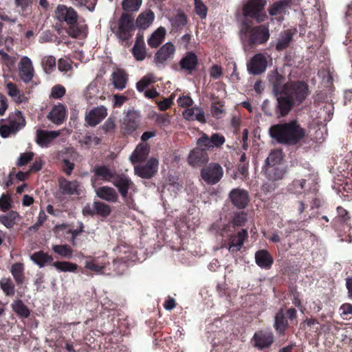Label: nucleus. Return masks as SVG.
Masks as SVG:
<instances>
[{
    "label": "nucleus",
    "instance_id": "nucleus-1",
    "mask_svg": "<svg viewBox=\"0 0 352 352\" xmlns=\"http://www.w3.org/2000/svg\"><path fill=\"white\" fill-rule=\"evenodd\" d=\"M269 80L273 86L274 95L284 94L295 104H300L307 97L309 89L307 85L302 81H290L284 83V78L274 72L269 76Z\"/></svg>",
    "mask_w": 352,
    "mask_h": 352
},
{
    "label": "nucleus",
    "instance_id": "nucleus-2",
    "mask_svg": "<svg viewBox=\"0 0 352 352\" xmlns=\"http://www.w3.org/2000/svg\"><path fill=\"white\" fill-rule=\"evenodd\" d=\"M270 136L278 143L294 145L305 135V130L296 121L274 124L269 129Z\"/></svg>",
    "mask_w": 352,
    "mask_h": 352
},
{
    "label": "nucleus",
    "instance_id": "nucleus-3",
    "mask_svg": "<svg viewBox=\"0 0 352 352\" xmlns=\"http://www.w3.org/2000/svg\"><path fill=\"white\" fill-rule=\"evenodd\" d=\"M240 37L242 41L251 44L265 43L270 38V32L266 25H259L252 28L245 25L240 30Z\"/></svg>",
    "mask_w": 352,
    "mask_h": 352
},
{
    "label": "nucleus",
    "instance_id": "nucleus-4",
    "mask_svg": "<svg viewBox=\"0 0 352 352\" xmlns=\"http://www.w3.org/2000/svg\"><path fill=\"white\" fill-rule=\"evenodd\" d=\"M266 0H248L243 7V14L254 19L257 22L264 21L267 16L265 12Z\"/></svg>",
    "mask_w": 352,
    "mask_h": 352
},
{
    "label": "nucleus",
    "instance_id": "nucleus-5",
    "mask_svg": "<svg viewBox=\"0 0 352 352\" xmlns=\"http://www.w3.org/2000/svg\"><path fill=\"white\" fill-rule=\"evenodd\" d=\"M25 125V120L21 111H17L15 115L10 118V120L5 124L0 126V135L2 138H6L10 135H14L18 131Z\"/></svg>",
    "mask_w": 352,
    "mask_h": 352
},
{
    "label": "nucleus",
    "instance_id": "nucleus-6",
    "mask_svg": "<svg viewBox=\"0 0 352 352\" xmlns=\"http://www.w3.org/2000/svg\"><path fill=\"white\" fill-rule=\"evenodd\" d=\"M140 111L134 109L129 110L124 114L120 124V130L124 135H131L135 131L140 122Z\"/></svg>",
    "mask_w": 352,
    "mask_h": 352
},
{
    "label": "nucleus",
    "instance_id": "nucleus-7",
    "mask_svg": "<svg viewBox=\"0 0 352 352\" xmlns=\"http://www.w3.org/2000/svg\"><path fill=\"white\" fill-rule=\"evenodd\" d=\"M223 170L222 167L216 163H211L203 168L201 171L202 179L208 184L214 185L218 183L222 178Z\"/></svg>",
    "mask_w": 352,
    "mask_h": 352
},
{
    "label": "nucleus",
    "instance_id": "nucleus-8",
    "mask_svg": "<svg viewBox=\"0 0 352 352\" xmlns=\"http://www.w3.org/2000/svg\"><path fill=\"white\" fill-rule=\"evenodd\" d=\"M175 51V47L172 43L167 42L163 45L154 56V62L156 66L164 67L166 62L173 59Z\"/></svg>",
    "mask_w": 352,
    "mask_h": 352
},
{
    "label": "nucleus",
    "instance_id": "nucleus-9",
    "mask_svg": "<svg viewBox=\"0 0 352 352\" xmlns=\"http://www.w3.org/2000/svg\"><path fill=\"white\" fill-rule=\"evenodd\" d=\"M159 161L157 159L151 157L145 164H139L135 166L134 172L136 175L143 179L153 177L158 170Z\"/></svg>",
    "mask_w": 352,
    "mask_h": 352
},
{
    "label": "nucleus",
    "instance_id": "nucleus-10",
    "mask_svg": "<svg viewBox=\"0 0 352 352\" xmlns=\"http://www.w3.org/2000/svg\"><path fill=\"white\" fill-rule=\"evenodd\" d=\"M225 138L219 133H214L211 137L204 133L197 141L198 146L202 150H209L219 147L225 143Z\"/></svg>",
    "mask_w": 352,
    "mask_h": 352
},
{
    "label": "nucleus",
    "instance_id": "nucleus-11",
    "mask_svg": "<svg viewBox=\"0 0 352 352\" xmlns=\"http://www.w3.org/2000/svg\"><path fill=\"white\" fill-rule=\"evenodd\" d=\"M112 183L118 188L123 198L126 197L129 190L133 192L137 191V188L134 183L124 174L115 176Z\"/></svg>",
    "mask_w": 352,
    "mask_h": 352
},
{
    "label": "nucleus",
    "instance_id": "nucleus-12",
    "mask_svg": "<svg viewBox=\"0 0 352 352\" xmlns=\"http://www.w3.org/2000/svg\"><path fill=\"white\" fill-rule=\"evenodd\" d=\"M133 29V19L131 15L124 13L119 20V27L117 31L118 37L122 40H127L131 37V31Z\"/></svg>",
    "mask_w": 352,
    "mask_h": 352
},
{
    "label": "nucleus",
    "instance_id": "nucleus-13",
    "mask_svg": "<svg viewBox=\"0 0 352 352\" xmlns=\"http://www.w3.org/2000/svg\"><path fill=\"white\" fill-rule=\"evenodd\" d=\"M267 67L266 56L263 54L254 55L248 63V71L253 75H258L264 72Z\"/></svg>",
    "mask_w": 352,
    "mask_h": 352
},
{
    "label": "nucleus",
    "instance_id": "nucleus-14",
    "mask_svg": "<svg viewBox=\"0 0 352 352\" xmlns=\"http://www.w3.org/2000/svg\"><path fill=\"white\" fill-rule=\"evenodd\" d=\"M275 107V114L278 118L287 116L295 104L285 95L278 94Z\"/></svg>",
    "mask_w": 352,
    "mask_h": 352
},
{
    "label": "nucleus",
    "instance_id": "nucleus-15",
    "mask_svg": "<svg viewBox=\"0 0 352 352\" xmlns=\"http://www.w3.org/2000/svg\"><path fill=\"white\" fill-rule=\"evenodd\" d=\"M232 204L238 208L242 209L249 203V195L246 190L241 188H234L229 194Z\"/></svg>",
    "mask_w": 352,
    "mask_h": 352
},
{
    "label": "nucleus",
    "instance_id": "nucleus-16",
    "mask_svg": "<svg viewBox=\"0 0 352 352\" xmlns=\"http://www.w3.org/2000/svg\"><path fill=\"white\" fill-rule=\"evenodd\" d=\"M107 116V109L104 106H98L91 109L85 116V121L94 126L99 124Z\"/></svg>",
    "mask_w": 352,
    "mask_h": 352
},
{
    "label": "nucleus",
    "instance_id": "nucleus-17",
    "mask_svg": "<svg viewBox=\"0 0 352 352\" xmlns=\"http://www.w3.org/2000/svg\"><path fill=\"white\" fill-rule=\"evenodd\" d=\"M56 15L59 21H64L69 25H74L77 21V14L71 7L60 5L56 10Z\"/></svg>",
    "mask_w": 352,
    "mask_h": 352
},
{
    "label": "nucleus",
    "instance_id": "nucleus-18",
    "mask_svg": "<svg viewBox=\"0 0 352 352\" xmlns=\"http://www.w3.org/2000/svg\"><path fill=\"white\" fill-rule=\"evenodd\" d=\"M34 74L32 61L28 56H23L19 63V75L25 82L32 80Z\"/></svg>",
    "mask_w": 352,
    "mask_h": 352
},
{
    "label": "nucleus",
    "instance_id": "nucleus-19",
    "mask_svg": "<svg viewBox=\"0 0 352 352\" xmlns=\"http://www.w3.org/2000/svg\"><path fill=\"white\" fill-rule=\"evenodd\" d=\"M60 134L59 131H36V142L41 147H48L51 142Z\"/></svg>",
    "mask_w": 352,
    "mask_h": 352
},
{
    "label": "nucleus",
    "instance_id": "nucleus-20",
    "mask_svg": "<svg viewBox=\"0 0 352 352\" xmlns=\"http://www.w3.org/2000/svg\"><path fill=\"white\" fill-rule=\"evenodd\" d=\"M254 345L259 349L269 347L274 342V336L272 332L259 331L254 336Z\"/></svg>",
    "mask_w": 352,
    "mask_h": 352
},
{
    "label": "nucleus",
    "instance_id": "nucleus-21",
    "mask_svg": "<svg viewBox=\"0 0 352 352\" xmlns=\"http://www.w3.org/2000/svg\"><path fill=\"white\" fill-rule=\"evenodd\" d=\"M60 190L62 194L80 195L82 192V186L77 181H68L61 179L59 182Z\"/></svg>",
    "mask_w": 352,
    "mask_h": 352
},
{
    "label": "nucleus",
    "instance_id": "nucleus-22",
    "mask_svg": "<svg viewBox=\"0 0 352 352\" xmlns=\"http://www.w3.org/2000/svg\"><path fill=\"white\" fill-rule=\"evenodd\" d=\"M110 80L114 89L121 91L126 87L128 76L123 69H116L111 75Z\"/></svg>",
    "mask_w": 352,
    "mask_h": 352
},
{
    "label": "nucleus",
    "instance_id": "nucleus-23",
    "mask_svg": "<svg viewBox=\"0 0 352 352\" xmlns=\"http://www.w3.org/2000/svg\"><path fill=\"white\" fill-rule=\"evenodd\" d=\"M184 118L190 121H198L201 123L206 122V117L204 109L197 106L187 108L183 111Z\"/></svg>",
    "mask_w": 352,
    "mask_h": 352
},
{
    "label": "nucleus",
    "instance_id": "nucleus-24",
    "mask_svg": "<svg viewBox=\"0 0 352 352\" xmlns=\"http://www.w3.org/2000/svg\"><path fill=\"white\" fill-rule=\"evenodd\" d=\"M132 54L138 61H142L146 56V46L142 34H138L135 44L132 48Z\"/></svg>",
    "mask_w": 352,
    "mask_h": 352
},
{
    "label": "nucleus",
    "instance_id": "nucleus-25",
    "mask_svg": "<svg viewBox=\"0 0 352 352\" xmlns=\"http://www.w3.org/2000/svg\"><path fill=\"white\" fill-rule=\"evenodd\" d=\"M94 177L92 178L91 182L94 185L98 178L101 179L104 182H111L114 179L115 176L113 172L106 166H98L94 168L93 170Z\"/></svg>",
    "mask_w": 352,
    "mask_h": 352
},
{
    "label": "nucleus",
    "instance_id": "nucleus-26",
    "mask_svg": "<svg viewBox=\"0 0 352 352\" xmlns=\"http://www.w3.org/2000/svg\"><path fill=\"white\" fill-rule=\"evenodd\" d=\"M66 116V110L64 105L58 104L55 105L47 116V118L56 124H60Z\"/></svg>",
    "mask_w": 352,
    "mask_h": 352
},
{
    "label": "nucleus",
    "instance_id": "nucleus-27",
    "mask_svg": "<svg viewBox=\"0 0 352 352\" xmlns=\"http://www.w3.org/2000/svg\"><path fill=\"white\" fill-rule=\"evenodd\" d=\"M201 148L192 150L188 156V162L192 166H201L208 161L207 155L204 152Z\"/></svg>",
    "mask_w": 352,
    "mask_h": 352
},
{
    "label": "nucleus",
    "instance_id": "nucleus-28",
    "mask_svg": "<svg viewBox=\"0 0 352 352\" xmlns=\"http://www.w3.org/2000/svg\"><path fill=\"white\" fill-rule=\"evenodd\" d=\"M263 172L266 177L272 181L281 179L285 173L283 166H264Z\"/></svg>",
    "mask_w": 352,
    "mask_h": 352
},
{
    "label": "nucleus",
    "instance_id": "nucleus-29",
    "mask_svg": "<svg viewBox=\"0 0 352 352\" xmlns=\"http://www.w3.org/2000/svg\"><path fill=\"white\" fill-rule=\"evenodd\" d=\"M247 236L248 232L246 230H242L236 235L232 236L230 239L229 251L234 252L240 250Z\"/></svg>",
    "mask_w": 352,
    "mask_h": 352
},
{
    "label": "nucleus",
    "instance_id": "nucleus-30",
    "mask_svg": "<svg viewBox=\"0 0 352 352\" xmlns=\"http://www.w3.org/2000/svg\"><path fill=\"white\" fill-rule=\"evenodd\" d=\"M97 196L108 202H116L118 194L116 190L109 186H102L96 189Z\"/></svg>",
    "mask_w": 352,
    "mask_h": 352
},
{
    "label": "nucleus",
    "instance_id": "nucleus-31",
    "mask_svg": "<svg viewBox=\"0 0 352 352\" xmlns=\"http://www.w3.org/2000/svg\"><path fill=\"white\" fill-rule=\"evenodd\" d=\"M255 261L260 267L270 269L274 261L267 251L261 250L256 252Z\"/></svg>",
    "mask_w": 352,
    "mask_h": 352
},
{
    "label": "nucleus",
    "instance_id": "nucleus-32",
    "mask_svg": "<svg viewBox=\"0 0 352 352\" xmlns=\"http://www.w3.org/2000/svg\"><path fill=\"white\" fill-rule=\"evenodd\" d=\"M291 0H281L273 3L269 8V13L272 16L285 14L291 8Z\"/></svg>",
    "mask_w": 352,
    "mask_h": 352
},
{
    "label": "nucleus",
    "instance_id": "nucleus-33",
    "mask_svg": "<svg viewBox=\"0 0 352 352\" xmlns=\"http://www.w3.org/2000/svg\"><path fill=\"white\" fill-rule=\"evenodd\" d=\"M179 65L182 69L191 73L197 67V57L195 53L189 52L182 58Z\"/></svg>",
    "mask_w": 352,
    "mask_h": 352
},
{
    "label": "nucleus",
    "instance_id": "nucleus-34",
    "mask_svg": "<svg viewBox=\"0 0 352 352\" xmlns=\"http://www.w3.org/2000/svg\"><path fill=\"white\" fill-rule=\"evenodd\" d=\"M21 219V216L17 212L11 210L6 214L0 216V222L6 228H12Z\"/></svg>",
    "mask_w": 352,
    "mask_h": 352
},
{
    "label": "nucleus",
    "instance_id": "nucleus-35",
    "mask_svg": "<svg viewBox=\"0 0 352 352\" xmlns=\"http://www.w3.org/2000/svg\"><path fill=\"white\" fill-rule=\"evenodd\" d=\"M149 153V147L146 144H139L131 154L130 158L133 164L144 161Z\"/></svg>",
    "mask_w": 352,
    "mask_h": 352
},
{
    "label": "nucleus",
    "instance_id": "nucleus-36",
    "mask_svg": "<svg viewBox=\"0 0 352 352\" xmlns=\"http://www.w3.org/2000/svg\"><path fill=\"white\" fill-rule=\"evenodd\" d=\"M165 34V28L162 27L159 28L148 38V45L152 48L157 47L162 43Z\"/></svg>",
    "mask_w": 352,
    "mask_h": 352
},
{
    "label": "nucleus",
    "instance_id": "nucleus-37",
    "mask_svg": "<svg viewBox=\"0 0 352 352\" xmlns=\"http://www.w3.org/2000/svg\"><path fill=\"white\" fill-rule=\"evenodd\" d=\"M154 19V13L151 10H148L138 16L136 20V25L141 29H146L153 23Z\"/></svg>",
    "mask_w": 352,
    "mask_h": 352
},
{
    "label": "nucleus",
    "instance_id": "nucleus-38",
    "mask_svg": "<svg viewBox=\"0 0 352 352\" xmlns=\"http://www.w3.org/2000/svg\"><path fill=\"white\" fill-rule=\"evenodd\" d=\"M7 89L8 94L16 103L21 104L27 102V98L24 94L21 92L14 84L12 82L8 83Z\"/></svg>",
    "mask_w": 352,
    "mask_h": 352
},
{
    "label": "nucleus",
    "instance_id": "nucleus-39",
    "mask_svg": "<svg viewBox=\"0 0 352 352\" xmlns=\"http://www.w3.org/2000/svg\"><path fill=\"white\" fill-rule=\"evenodd\" d=\"M283 153L280 150L271 151L265 160V166H283L282 164Z\"/></svg>",
    "mask_w": 352,
    "mask_h": 352
},
{
    "label": "nucleus",
    "instance_id": "nucleus-40",
    "mask_svg": "<svg viewBox=\"0 0 352 352\" xmlns=\"http://www.w3.org/2000/svg\"><path fill=\"white\" fill-rule=\"evenodd\" d=\"M52 257L42 251L34 253L31 256V260L40 267H43L47 263L52 261Z\"/></svg>",
    "mask_w": 352,
    "mask_h": 352
},
{
    "label": "nucleus",
    "instance_id": "nucleus-41",
    "mask_svg": "<svg viewBox=\"0 0 352 352\" xmlns=\"http://www.w3.org/2000/svg\"><path fill=\"white\" fill-rule=\"evenodd\" d=\"M99 91L97 85L94 82L90 83L84 91V96L86 100L91 104L96 102L99 97Z\"/></svg>",
    "mask_w": 352,
    "mask_h": 352
},
{
    "label": "nucleus",
    "instance_id": "nucleus-42",
    "mask_svg": "<svg viewBox=\"0 0 352 352\" xmlns=\"http://www.w3.org/2000/svg\"><path fill=\"white\" fill-rule=\"evenodd\" d=\"M11 307L12 310L21 318H28L30 316L28 308L21 300L14 301Z\"/></svg>",
    "mask_w": 352,
    "mask_h": 352
},
{
    "label": "nucleus",
    "instance_id": "nucleus-43",
    "mask_svg": "<svg viewBox=\"0 0 352 352\" xmlns=\"http://www.w3.org/2000/svg\"><path fill=\"white\" fill-rule=\"evenodd\" d=\"M287 325L283 309H280L275 316L274 327L277 332L283 333Z\"/></svg>",
    "mask_w": 352,
    "mask_h": 352
},
{
    "label": "nucleus",
    "instance_id": "nucleus-44",
    "mask_svg": "<svg viewBox=\"0 0 352 352\" xmlns=\"http://www.w3.org/2000/svg\"><path fill=\"white\" fill-rule=\"evenodd\" d=\"M292 39V34L289 31L287 30L282 32L278 37L276 46V49L279 51L284 50L290 43Z\"/></svg>",
    "mask_w": 352,
    "mask_h": 352
},
{
    "label": "nucleus",
    "instance_id": "nucleus-45",
    "mask_svg": "<svg viewBox=\"0 0 352 352\" xmlns=\"http://www.w3.org/2000/svg\"><path fill=\"white\" fill-rule=\"evenodd\" d=\"M86 269L94 272L97 274H102L104 269V265H99L97 263L96 258L89 257L85 263Z\"/></svg>",
    "mask_w": 352,
    "mask_h": 352
},
{
    "label": "nucleus",
    "instance_id": "nucleus-46",
    "mask_svg": "<svg viewBox=\"0 0 352 352\" xmlns=\"http://www.w3.org/2000/svg\"><path fill=\"white\" fill-rule=\"evenodd\" d=\"M53 266L58 271L65 272H74L78 268V265L76 264L67 261H56L53 263Z\"/></svg>",
    "mask_w": 352,
    "mask_h": 352
},
{
    "label": "nucleus",
    "instance_id": "nucleus-47",
    "mask_svg": "<svg viewBox=\"0 0 352 352\" xmlns=\"http://www.w3.org/2000/svg\"><path fill=\"white\" fill-rule=\"evenodd\" d=\"M126 248L122 247H118V250L119 252H123L124 254H127V255L124 256V257H121L118 261H115L113 263V265L115 267H117V265L120 263L123 264H128L129 265L130 262H134L136 261V257L134 254H133L131 252H129L128 250H125Z\"/></svg>",
    "mask_w": 352,
    "mask_h": 352
},
{
    "label": "nucleus",
    "instance_id": "nucleus-48",
    "mask_svg": "<svg viewBox=\"0 0 352 352\" xmlns=\"http://www.w3.org/2000/svg\"><path fill=\"white\" fill-rule=\"evenodd\" d=\"M155 82V76L152 74H148L141 78L136 83L137 89L142 92L143 91L148 85Z\"/></svg>",
    "mask_w": 352,
    "mask_h": 352
},
{
    "label": "nucleus",
    "instance_id": "nucleus-49",
    "mask_svg": "<svg viewBox=\"0 0 352 352\" xmlns=\"http://www.w3.org/2000/svg\"><path fill=\"white\" fill-rule=\"evenodd\" d=\"M52 250L62 257L70 258L72 256L73 251L67 245H54L52 246Z\"/></svg>",
    "mask_w": 352,
    "mask_h": 352
},
{
    "label": "nucleus",
    "instance_id": "nucleus-50",
    "mask_svg": "<svg viewBox=\"0 0 352 352\" xmlns=\"http://www.w3.org/2000/svg\"><path fill=\"white\" fill-rule=\"evenodd\" d=\"M23 270L21 263H15L11 267L12 275L18 284H21L23 281Z\"/></svg>",
    "mask_w": 352,
    "mask_h": 352
},
{
    "label": "nucleus",
    "instance_id": "nucleus-51",
    "mask_svg": "<svg viewBox=\"0 0 352 352\" xmlns=\"http://www.w3.org/2000/svg\"><path fill=\"white\" fill-rule=\"evenodd\" d=\"M67 33L73 38L84 36L86 34V28L84 25L75 23L74 25H70Z\"/></svg>",
    "mask_w": 352,
    "mask_h": 352
},
{
    "label": "nucleus",
    "instance_id": "nucleus-52",
    "mask_svg": "<svg viewBox=\"0 0 352 352\" xmlns=\"http://www.w3.org/2000/svg\"><path fill=\"white\" fill-rule=\"evenodd\" d=\"M42 66L45 73L50 74L56 67V58L53 56H45L42 59Z\"/></svg>",
    "mask_w": 352,
    "mask_h": 352
},
{
    "label": "nucleus",
    "instance_id": "nucleus-53",
    "mask_svg": "<svg viewBox=\"0 0 352 352\" xmlns=\"http://www.w3.org/2000/svg\"><path fill=\"white\" fill-rule=\"evenodd\" d=\"M94 209L96 214L107 217L111 213V208L109 205L100 201H95L94 203Z\"/></svg>",
    "mask_w": 352,
    "mask_h": 352
},
{
    "label": "nucleus",
    "instance_id": "nucleus-54",
    "mask_svg": "<svg viewBox=\"0 0 352 352\" xmlns=\"http://www.w3.org/2000/svg\"><path fill=\"white\" fill-rule=\"evenodd\" d=\"M142 0H123L122 7L126 11H137L142 5Z\"/></svg>",
    "mask_w": 352,
    "mask_h": 352
},
{
    "label": "nucleus",
    "instance_id": "nucleus-55",
    "mask_svg": "<svg viewBox=\"0 0 352 352\" xmlns=\"http://www.w3.org/2000/svg\"><path fill=\"white\" fill-rule=\"evenodd\" d=\"M0 285L1 288L6 295L13 296L14 294V287L10 278H1L0 280Z\"/></svg>",
    "mask_w": 352,
    "mask_h": 352
},
{
    "label": "nucleus",
    "instance_id": "nucleus-56",
    "mask_svg": "<svg viewBox=\"0 0 352 352\" xmlns=\"http://www.w3.org/2000/svg\"><path fill=\"white\" fill-rule=\"evenodd\" d=\"M195 12L201 18L206 19L208 8L201 0H194Z\"/></svg>",
    "mask_w": 352,
    "mask_h": 352
},
{
    "label": "nucleus",
    "instance_id": "nucleus-57",
    "mask_svg": "<svg viewBox=\"0 0 352 352\" xmlns=\"http://www.w3.org/2000/svg\"><path fill=\"white\" fill-rule=\"evenodd\" d=\"M211 113L213 117L219 119L226 115V110L223 108V104L219 102L218 104L213 103L211 106Z\"/></svg>",
    "mask_w": 352,
    "mask_h": 352
},
{
    "label": "nucleus",
    "instance_id": "nucleus-58",
    "mask_svg": "<svg viewBox=\"0 0 352 352\" xmlns=\"http://www.w3.org/2000/svg\"><path fill=\"white\" fill-rule=\"evenodd\" d=\"M12 207V199L8 195L3 194L0 197V210L6 212Z\"/></svg>",
    "mask_w": 352,
    "mask_h": 352
},
{
    "label": "nucleus",
    "instance_id": "nucleus-59",
    "mask_svg": "<svg viewBox=\"0 0 352 352\" xmlns=\"http://www.w3.org/2000/svg\"><path fill=\"white\" fill-rule=\"evenodd\" d=\"M102 127L106 133L113 132L116 129V118L113 116H109Z\"/></svg>",
    "mask_w": 352,
    "mask_h": 352
},
{
    "label": "nucleus",
    "instance_id": "nucleus-60",
    "mask_svg": "<svg viewBox=\"0 0 352 352\" xmlns=\"http://www.w3.org/2000/svg\"><path fill=\"white\" fill-rule=\"evenodd\" d=\"M34 157V153L32 152H27L21 154L20 157H19L16 164L19 166H22L25 164H27L28 162H30Z\"/></svg>",
    "mask_w": 352,
    "mask_h": 352
},
{
    "label": "nucleus",
    "instance_id": "nucleus-61",
    "mask_svg": "<svg viewBox=\"0 0 352 352\" xmlns=\"http://www.w3.org/2000/svg\"><path fill=\"white\" fill-rule=\"evenodd\" d=\"M47 216L43 210H41L38 213L37 221L35 224L29 228V230L31 232L36 231L39 227L45 222Z\"/></svg>",
    "mask_w": 352,
    "mask_h": 352
},
{
    "label": "nucleus",
    "instance_id": "nucleus-62",
    "mask_svg": "<svg viewBox=\"0 0 352 352\" xmlns=\"http://www.w3.org/2000/svg\"><path fill=\"white\" fill-rule=\"evenodd\" d=\"M65 89L60 85H57L52 87L51 91V96L54 98L58 99L64 96Z\"/></svg>",
    "mask_w": 352,
    "mask_h": 352
},
{
    "label": "nucleus",
    "instance_id": "nucleus-63",
    "mask_svg": "<svg viewBox=\"0 0 352 352\" xmlns=\"http://www.w3.org/2000/svg\"><path fill=\"white\" fill-rule=\"evenodd\" d=\"M58 68L60 72H67L72 69V65L69 60L60 58L58 63Z\"/></svg>",
    "mask_w": 352,
    "mask_h": 352
},
{
    "label": "nucleus",
    "instance_id": "nucleus-64",
    "mask_svg": "<svg viewBox=\"0 0 352 352\" xmlns=\"http://www.w3.org/2000/svg\"><path fill=\"white\" fill-rule=\"evenodd\" d=\"M305 184L306 181L305 179H301L295 180L293 182V186L294 188V192L295 193H302L303 190L305 188Z\"/></svg>",
    "mask_w": 352,
    "mask_h": 352
}]
</instances>
